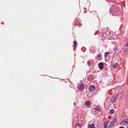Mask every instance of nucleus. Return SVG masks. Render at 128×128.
I'll list each match as a JSON object with an SVG mask.
<instances>
[{"instance_id":"nucleus-19","label":"nucleus","mask_w":128,"mask_h":128,"mask_svg":"<svg viewBox=\"0 0 128 128\" xmlns=\"http://www.w3.org/2000/svg\"><path fill=\"white\" fill-rule=\"evenodd\" d=\"M117 120V118H114L112 119V121H114V122H116Z\"/></svg>"},{"instance_id":"nucleus-14","label":"nucleus","mask_w":128,"mask_h":128,"mask_svg":"<svg viewBox=\"0 0 128 128\" xmlns=\"http://www.w3.org/2000/svg\"><path fill=\"white\" fill-rule=\"evenodd\" d=\"M112 14L114 15H116V10H113L111 12Z\"/></svg>"},{"instance_id":"nucleus-10","label":"nucleus","mask_w":128,"mask_h":128,"mask_svg":"<svg viewBox=\"0 0 128 128\" xmlns=\"http://www.w3.org/2000/svg\"><path fill=\"white\" fill-rule=\"evenodd\" d=\"M108 121L105 122L104 123V128H107V126L108 123Z\"/></svg>"},{"instance_id":"nucleus-5","label":"nucleus","mask_w":128,"mask_h":128,"mask_svg":"<svg viewBox=\"0 0 128 128\" xmlns=\"http://www.w3.org/2000/svg\"><path fill=\"white\" fill-rule=\"evenodd\" d=\"M99 68L100 69H102L103 68L104 64L102 62H100L98 64Z\"/></svg>"},{"instance_id":"nucleus-17","label":"nucleus","mask_w":128,"mask_h":128,"mask_svg":"<svg viewBox=\"0 0 128 128\" xmlns=\"http://www.w3.org/2000/svg\"><path fill=\"white\" fill-rule=\"evenodd\" d=\"M95 52V50H94L92 51V49H90V53H94Z\"/></svg>"},{"instance_id":"nucleus-16","label":"nucleus","mask_w":128,"mask_h":128,"mask_svg":"<svg viewBox=\"0 0 128 128\" xmlns=\"http://www.w3.org/2000/svg\"><path fill=\"white\" fill-rule=\"evenodd\" d=\"M107 35H108L107 37H108V38H109L111 37L112 36V34L111 33H109V34H107Z\"/></svg>"},{"instance_id":"nucleus-23","label":"nucleus","mask_w":128,"mask_h":128,"mask_svg":"<svg viewBox=\"0 0 128 128\" xmlns=\"http://www.w3.org/2000/svg\"><path fill=\"white\" fill-rule=\"evenodd\" d=\"M118 128H125L124 127L122 126H120Z\"/></svg>"},{"instance_id":"nucleus-6","label":"nucleus","mask_w":128,"mask_h":128,"mask_svg":"<svg viewBox=\"0 0 128 128\" xmlns=\"http://www.w3.org/2000/svg\"><path fill=\"white\" fill-rule=\"evenodd\" d=\"M95 89V87L94 85H90L89 87V89L91 91L94 90Z\"/></svg>"},{"instance_id":"nucleus-13","label":"nucleus","mask_w":128,"mask_h":128,"mask_svg":"<svg viewBox=\"0 0 128 128\" xmlns=\"http://www.w3.org/2000/svg\"><path fill=\"white\" fill-rule=\"evenodd\" d=\"M118 64L116 63L113 65V67L114 68H116L118 66Z\"/></svg>"},{"instance_id":"nucleus-21","label":"nucleus","mask_w":128,"mask_h":128,"mask_svg":"<svg viewBox=\"0 0 128 128\" xmlns=\"http://www.w3.org/2000/svg\"><path fill=\"white\" fill-rule=\"evenodd\" d=\"M87 64L88 66H91V64L90 63V61H88L87 62Z\"/></svg>"},{"instance_id":"nucleus-9","label":"nucleus","mask_w":128,"mask_h":128,"mask_svg":"<svg viewBox=\"0 0 128 128\" xmlns=\"http://www.w3.org/2000/svg\"><path fill=\"white\" fill-rule=\"evenodd\" d=\"M110 54V52H106L104 53V57L106 58L107 57H109V55Z\"/></svg>"},{"instance_id":"nucleus-8","label":"nucleus","mask_w":128,"mask_h":128,"mask_svg":"<svg viewBox=\"0 0 128 128\" xmlns=\"http://www.w3.org/2000/svg\"><path fill=\"white\" fill-rule=\"evenodd\" d=\"M97 59L99 60H100L102 59V56L101 54H99L97 56Z\"/></svg>"},{"instance_id":"nucleus-20","label":"nucleus","mask_w":128,"mask_h":128,"mask_svg":"<svg viewBox=\"0 0 128 128\" xmlns=\"http://www.w3.org/2000/svg\"><path fill=\"white\" fill-rule=\"evenodd\" d=\"M114 121H113L112 120V121L110 123V124L109 126H110V124L113 125L114 124Z\"/></svg>"},{"instance_id":"nucleus-22","label":"nucleus","mask_w":128,"mask_h":128,"mask_svg":"<svg viewBox=\"0 0 128 128\" xmlns=\"http://www.w3.org/2000/svg\"><path fill=\"white\" fill-rule=\"evenodd\" d=\"M114 51H116V50H118V49H117V48L116 47L114 49Z\"/></svg>"},{"instance_id":"nucleus-4","label":"nucleus","mask_w":128,"mask_h":128,"mask_svg":"<svg viewBox=\"0 0 128 128\" xmlns=\"http://www.w3.org/2000/svg\"><path fill=\"white\" fill-rule=\"evenodd\" d=\"M128 124V119H126L122 121L120 124L121 125H125Z\"/></svg>"},{"instance_id":"nucleus-3","label":"nucleus","mask_w":128,"mask_h":128,"mask_svg":"<svg viewBox=\"0 0 128 128\" xmlns=\"http://www.w3.org/2000/svg\"><path fill=\"white\" fill-rule=\"evenodd\" d=\"M84 88V84L81 83H79L78 84L77 88L80 90H82Z\"/></svg>"},{"instance_id":"nucleus-7","label":"nucleus","mask_w":128,"mask_h":128,"mask_svg":"<svg viewBox=\"0 0 128 128\" xmlns=\"http://www.w3.org/2000/svg\"><path fill=\"white\" fill-rule=\"evenodd\" d=\"M90 102L89 101H87L86 102L85 105L88 108L90 106Z\"/></svg>"},{"instance_id":"nucleus-12","label":"nucleus","mask_w":128,"mask_h":128,"mask_svg":"<svg viewBox=\"0 0 128 128\" xmlns=\"http://www.w3.org/2000/svg\"><path fill=\"white\" fill-rule=\"evenodd\" d=\"M75 126L76 127L78 126L79 128H80L81 127V124L79 123H77L75 124Z\"/></svg>"},{"instance_id":"nucleus-11","label":"nucleus","mask_w":128,"mask_h":128,"mask_svg":"<svg viewBox=\"0 0 128 128\" xmlns=\"http://www.w3.org/2000/svg\"><path fill=\"white\" fill-rule=\"evenodd\" d=\"M95 127V126L92 124L88 125V128H94Z\"/></svg>"},{"instance_id":"nucleus-2","label":"nucleus","mask_w":128,"mask_h":128,"mask_svg":"<svg viewBox=\"0 0 128 128\" xmlns=\"http://www.w3.org/2000/svg\"><path fill=\"white\" fill-rule=\"evenodd\" d=\"M102 109L101 107L99 105L96 106V114L98 116H100L102 114Z\"/></svg>"},{"instance_id":"nucleus-18","label":"nucleus","mask_w":128,"mask_h":128,"mask_svg":"<svg viewBox=\"0 0 128 128\" xmlns=\"http://www.w3.org/2000/svg\"><path fill=\"white\" fill-rule=\"evenodd\" d=\"M114 110L113 109H112L110 111V112L111 114L114 113Z\"/></svg>"},{"instance_id":"nucleus-1","label":"nucleus","mask_w":128,"mask_h":128,"mask_svg":"<svg viewBox=\"0 0 128 128\" xmlns=\"http://www.w3.org/2000/svg\"><path fill=\"white\" fill-rule=\"evenodd\" d=\"M124 92H123L121 91L118 94V95L117 96V98L115 99L114 101H111L112 102H114L116 101V100H117L118 98L119 99H121L123 97Z\"/></svg>"},{"instance_id":"nucleus-24","label":"nucleus","mask_w":128,"mask_h":128,"mask_svg":"<svg viewBox=\"0 0 128 128\" xmlns=\"http://www.w3.org/2000/svg\"><path fill=\"white\" fill-rule=\"evenodd\" d=\"M127 127L128 128V126H127Z\"/></svg>"},{"instance_id":"nucleus-15","label":"nucleus","mask_w":128,"mask_h":128,"mask_svg":"<svg viewBox=\"0 0 128 128\" xmlns=\"http://www.w3.org/2000/svg\"><path fill=\"white\" fill-rule=\"evenodd\" d=\"M73 43L74 44V46L75 47H76L77 45V44L76 42V41H74V42H73Z\"/></svg>"}]
</instances>
